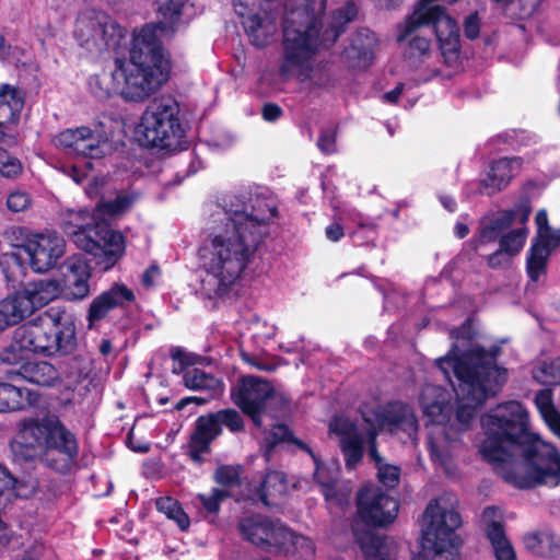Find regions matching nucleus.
<instances>
[{
    "mask_svg": "<svg viewBox=\"0 0 560 560\" xmlns=\"http://www.w3.org/2000/svg\"><path fill=\"white\" fill-rule=\"evenodd\" d=\"M438 368L451 383V373L458 384L454 387L457 409L454 415L450 406L439 399L441 388L428 385L420 397L427 420V445L432 462L448 476H454L456 466L453 453L460 433L470 428L477 409L493 397L506 380L505 370L494 363V355L479 347L462 351L455 343L446 357L436 360Z\"/></svg>",
    "mask_w": 560,
    "mask_h": 560,
    "instance_id": "f257e3e1",
    "label": "nucleus"
},
{
    "mask_svg": "<svg viewBox=\"0 0 560 560\" xmlns=\"http://www.w3.org/2000/svg\"><path fill=\"white\" fill-rule=\"evenodd\" d=\"M277 200L269 194L234 196L211 214L208 234L198 249L203 272L201 290L224 296L244 278L277 215Z\"/></svg>",
    "mask_w": 560,
    "mask_h": 560,
    "instance_id": "f03ea898",
    "label": "nucleus"
},
{
    "mask_svg": "<svg viewBox=\"0 0 560 560\" xmlns=\"http://www.w3.org/2000/svg\"><path fill=\"white\" fill-rule=\"evenodd\" d=\"M481 457L508 483L530 489L560 482V454L529 431L528 412L515 400L498 405L481 417Z\"/></svg>",
    "mask_w": 560,
    "mask_h": 560,
    "instance_id": "7ed1b4c3",
    "label": "nucleus"
},
{
    "mask_svg": "<svg viewBox=\"0 0 560 560\" xmlns=\"http://www.w3.org/2000/svg\"><path fill=\"white\" fill-rule=\"evenodd\" d=\"M326 0H288L283 19V60L280 74L295 77L301 82L323 85L327 75L314 62L319 47H329L343 32V27L358 13L353 2H347L334 11L330 22L318 38L317 21L325 9Z\"/></svg>",
    "mask_w": 560,
    "mask_h": 560,
    "instance_id": "20e7f679",
    "label": "nucleus"
},
{
    "mask_svg": "<svg viewBox=\"0 0 560 560\" xmlns=\"http://www.w3.org/2000/svg\"><path fill=\"white\" fill-rule=\"evenodd\" d=\"M166 22L135 31L128 59H116L110 74L91 77L90 91L100 100L118 94L126 101L143 102L159 91L170 78L171 62L158 32Z\"/></svg>",
    "mask_w": 560,
    "mask_h": 560,
    "instance_id": "39448f33",
    "label": "nucleus"
},
{
    "mask_svg": "<svg viewBox=\"0 0 560 560\" xmlns=\"http://www.w3.org/2000/svg\"><path fill=\"white\" fill-rule=\"evenodd\" d=\"M417 429V419L412 410L401 402H392L380 408L374 413V420L364 416L361 425L345 417H337L329 424V432L339 439L346 465L349 468L355 467L361 460L364 439L369 440L371 444L369 454L377 469V479L389 489L398 485L400 469L386 463L377 453L374 443L377 430H386L390 433L401 431L413 440Z\"/></svg>",
    "mask_w": 560,
    "mask_h": 560,
    "instance_id": "423d86ee",
    "label": "nucleus"
},
{
    "mask_svg": "<svg viewBox=\"0 0 560 560\" xmlns=\"http://www.w3.org/2000/svg\"><path fill=\"white\" fill-rule=\"evenodd\" d=\"M77 346L72 316L60 306H51L36 318L15 329L3 360L18 362L27 353L68 354Z\"/></svg>",
    "mask_w": 560,
    "mask_h": 560,
    "instance_id": "0eeeda50",
    "label": "nucleus"
},
{
    "mask_svg": "<svg viewBox=\"0 0 560 560\" xmlns=\"http://www.w3.org/2000/svg\"><path fill=\"white\" fill-rule=\"evenodd\" d=\"M18 443L40 456L50 468L67 472L79 453L74 434L56 416L30 418L20 423Z\"/></svg>",
    "mask_w": 560,
    "mask_h": 560,
    "instance_id": "6e6552de",
    "label": "nucleus"
},
{
    "mask_svg": "<svg viewBox=\"0 0 560 560\" xmlns=\"http://www.w3.org/2000/svg\"><path fill=\"white\" fill-rule=\"evenodd\" d=\"M455 503L453 494H444L428 504L423 514L421 551L412 560H458L460 540L455 530L462 521Z\"/></svg>",
    "mask_w": 560,
    "mask_h": 560,
    "instance_id": "1a4fd4ad",
    "label": "nucleus"
},
{
    "mask_svg": "<svg viewBox=\"0 0 560 560\" xmlns=\"http://www.w3.org/2000/svg\"><path fill=\"white\" fill-rule=\"evenodd\" d=\"M177 114L178 107L174 100L164 96L154 98L136 128L139 142L159 149L176 147L183 133Z\"/></svg>",
    "mask_w": 560,
    "mask_h": 560,
    "instance_id": "9d476101",
    "label": "nucleus"
},
{
    "mask_svg": "<svg viewBox=\"0 0 560 560\" xmlns=\"http://www.w3.org/2000/svg\"><path fill=\"white\" fill-rule=\"evenodd\" d=\"M61 292L60 281L51 278L25 283L0 301V332L30 317L35 311L57 299Z\"/></svg>",
    "mask_w": 560,
    "mask_h": 560,
    "instance_id": "9b49d317",
    "label": "nucleus"
},
{
    "mask_svg": "<svg viewBox=\"0 0 560 560\" xmlns=\"http://www.w3.org/2000/svg\"><path fill=\"white\" fill-rule=\"evenodd\" d=\"M125 35L126 31L102 11L85 10L75 21L74 37L89 51L115 50Z\"/></svg>",
    "mask_w": 560,
    "mask_h": 560,
    "instance_id": "f8f14e48",
    "label": "nucleus"
},
{
    "mask_svg": "<svg viewBox=\"0 0 560 560\" xmlns=\"http://www.w3.org/2000/svg\"><path fill=\"white\" fill-rule=\"evenodd\" d=\"M73 243L84 252L92 254L104 270L112 268L125 250L124 237L112 230L104 221L68 233Z\"/></svg>",
    "mask_w": 560,
    "mask_h": 560,
    "instance_id": "ddd939ff",
    "label": "nucleus"
},
{
    "mask_svg": "<svg viewBox=\"0 0 560 560\" xmlns=\"http://www.w3.org/2000/svg\"><path fill=\"white\" fill-rule=\"evenodd\" d=\"M530 213L526 202L517 205L513 210L505 211L500 218L485 226L480 234V242L487 243L500 236V248L505 255L518 254L526 241L528 230L525 223Z\"/></svg>",
    "mask_w": 560,
    "mask_h": 560,
    "instance_id": "4468645a",
    "label": "nucleus"
},
{
    "mask_svg": "<svg viewBox=\"0 0 560 560\" xmlns=\"http://www.w3.org/2000/svg\"><path fill=\"white\" fill-rule=\"evenodd\" d=\"M54 143L69 156L85 159H102L108 148L106 135L88 126L60 131Z\"/></svg>",
    "mask_w": 560,
    "mask_h": 560,
    "instance_id": "2eb2a0df",
    "label": "nucleus"
},
{
    "mask_svg": "<svg viewBox=\"0 0 560 560\" xmlns=\"http://www.w3.org/2000/svg\"><path fill=\"white\" fill-rule=\"evenodd\" d=\"M536 236L527 256V273L532 281H539L547 270L550 254L560 246V230H555L548 224L546 210L536 213Z\"/></svg>",
    "mask_w": 560,
    "mask_h": 560,
    "instance_id": "dca6fc26",
    "label": "nucleus"
},
{
    "mask_svg": "<svg viewBox=\"0 0 560 560\" xmlns=\"http://www.w3.org/2000/svg\"><path fill=\"white\" fill-rule=\"evenodd\" d=\"M360 518L372 526H385L398 514V502L375 485H366L357 495Z\"/></svg>",
    "mask_w": 560,
    "mask_h": 560,
    "instance_id": "f3484780",
    "label": "nucleus"
},
{
    "mask_svg": "<svg viewBox=\"0 0 560 560\" xmlns=\"http://www.w3.org/2000/svg\"><path fill=\"white\" fill-rule=\"evenodd\" d=\"M273 398L275 393L269 382L247 376L242 378L237 393L234 395V402L250 417L257 427H261V415L266 402Z\"/></svg>",
    "mask_w": 560,
    "mask_h": 560,
    "instance_id": "a211bd4d",
    "label": "nucleus"
},
{
    "mask_svg": "<svg viewBox=\"0 0 560 560\" xmlns=\"http://www.w3.org/2000/svg\"><path fill=\"white\" fill-rule=\"evenodd\" d=\"M65 253V241L56 232L35 233L27 247L31 268L38 273L54 268Z\"/></svg>",
    "mask_w": 560,
    "mask_h": 560,
    "instance_id": "6ab92c4d",
    "label": "nucleus"
},
{
    "mask_svg": "<svg viewBox=\"0 0 560 560\" xmlns=\"http://www.w3.org/2000/svg\"><path fill=\"white\" fill-rule=\"evenodd\" d=\"M235 12L243 18V25L253 44L266 46L277 31L276 20L269 15L253 13L258 0H233Z\"/></svg>",
    "mask_w": 560,
    "mask_h": 560,
    "instance_id": "aec40b11",
    "label": "nucleus"
},
{
    "mask_svg": "<svg viewBox=\"0 0 560 560\" xmlns=\"http://www.w3.org/2000/svg\"><path fill=\"white\" fill-rule=\"evenodd\" d=\"M133 201L135 197L131 195H119L113 201L98 203L92 214L86 210L69 211L63 219V230L67 234L73 233L75 230L91 225L92 221L93 223L105 221L104 214H119L126 211Z\"/></svg>",
    "mask_w": 560,
    "mask_h": 560,
    "instance_id": "412c9836",
    "label": "nucleus"
},
{
    "mask_svg": "<svg viewBox=\"0 0 560 560\" xmlns=\"http://www.w3.org/2000/svg\"><path fill=\"white\" fill-rule=\"evenodd\" d=\"M481 521L495 560H517L515 550L505 535L502 511L488 506L483 510Z\"/></svg>",
    "mask_w": 560,
    "mask_h": 560,
    "instance_id": "4be33fe9",
    "label": "nucleus"
},
{
    "mask_svg": "<svg viewBox=\"0 0 560 560\" xmlns=\"http://www.w3.org/2000/svg\"><path fill=\"white\" fill-rule=\"evenodd\" d=\"M62 291L68 300H83L90 293L91 268L82 255L69 257L63 264Z\"/></svg>",
    "mask_w": 560,
    "mask_h": 560,
    "instance_id": "5701e85b",
    "label": "nucleus"
},
{
    "mask_svg": "<svg viewBox=\"0 0 560 560\" xmlns=\"http://www.w3.org/2000/svg\"><path fill=\"white\" fill-rule=\"evenodd\" d=\"M520 158H503L491 163L489 173L480 183V192L491 196L504 189L521 170Z\"/></svg>",
    "mask_w": 560,
    "mask_h": 560,
    "instance_id": "b1692460",
    "label": "nucleus"
},
{
    "mask_svg": "<svg viewBox=\"0 0 560 560\" xmlns=\"http://www.w3.org/2000/svg\"><path fill=\"white\" fill-rule=\"evenodd\" d=\"M133 299L132 291L124 284H115L109 290L104 291L90 305L88 313L89 327L103 319L115 307L122 306Z\"/></svg>",
    "mask_w": 560,
    "mask_h": 560,
    "instance_id": "393cba45",
    "label": "nucleus"
},
{
    "mask_svg": "<svg viewBox=\"0 0 560 560\" xmlns=\"http://www.w3.org/2000/svg\"><path fill=\"white\" fill-rule=\"evenodd\" d=\"M364 560H397V545L386 536H378L372 532L360 534L353 529Z\"/></svg>",
    "mask_w": 560,
    "mask_h": 560,
    "instance_id": "a878e982",
    "label": "nucleus"
},
{
    "mask_svg": "<svg viewBox=\"0 0 560 560\" xmlns=\"http://www.w3.org/2000/svg\"><path fill=\"white\" fill-rule=\"evenodd\" d=\"M221 433V428L214 413L200 416L196 420L195 431L189 441L190 457L198 462L209 450L210 443Z\"/></svg>",
    "mask_w": 560,
    "mask_h": 560,
    "instance_id": "bb28decb",
    "label": "nucleus"
},
{
    "mask_svg": "<svg viewBox=\"0 0 560 560\" xmlns=\"http://www.w3.org/2000/svg\"><path fill=\"white\" fill-rule=\"evenodd\" d=\"M298 445L305 450L307 453L311 454L313 457L315 464H316V470L314 472V477L318 485L322 487L323 494L325 495L327 501H336V503L340 506L348 504L349 501V492L341 491L338 492L336 488V481L338 477V470L337 469H330L325 466H322L318 464L317 458L312 453V451L302 442H298Z\"/></svg>",
    "mask_w": 560,
    "mask_h": 560,
    "instance_id": "cd10ccee",
    "label": "nucleus"
},
{
    "mask_svg": "<svg viewBox=\"0 0 560 560\" xmlns=\"http://www.w3.org/2000/svg\"><path fill=\"white\" fill-rule=\"evenodd\" d=\"M272 520L264 515H250L243 517L238 523L241 536L250 544L267 550Z\"/></svg>",
    "mask_w": 560,
    "mask_h": 560,
    "instance_id": "c85d7f7f",
    "label": "nucleus"
},
{
    "mask_svg": "<svg viewBox=\"0 0 560 560\" xmlns=\"http://www.w3.org/2000/svg\"><path fill=\"white\" fill-rule=\"evenodd\" d=\"M23 103L21 90L7 83L0 85V140L3 137L2 126L16 119Z\"/></svg>",
    "mask_w": 560,
    "mask_h": 560,
    "instance_id": "c756f323",
    "label": "nucleus"
},
{
    "mask_svg": "<svg viewBox=\"0 0 560 560\" xmlns=\"http://www.w3.org/2000/svg\"><path fill=\"white\" fill-rule=\"evenodd\" d=\"M37 396L18 385L0 383V412L24 409L36 402Z\"/></svg>",
    "mask_w": 560,
    "mask_h": 560,
    "instance_id": "7c9ffc66",
    "label": "nucleus"
},
{
    "mask_svg": "<svg viewBox=\"0 0 560 560\" xmlns=\"http://www.w3.org/2000/svg\"><path fill=\"white\" fill-rule=\"evenodd\" d=\"M26 497L21 490V486L7 470L0 469V509L5 508L7 503L14 498ZM11 533L7 524L0 518V546L10 541Z\"/></svg>",
    "mask_w": 560,
    "mask_h": 560,
    "instance_id": "2f4dec72",
    "label": "nucleus"
},
{
    "mask_svg": "<svg viewBox=\"0 0 560 560\" xmlns=\"http://www.w3.org/2000/svg\"><path fill=\"white\" fill-rule=\"evenodd\" d=\"M523 541L527 550L540 557H556L560 551V536L551 532L526 534Z\"/></svg>",
    "mask_w": 560,
    "mask_h": 560,
    "instance_id": "473e14b6",
    "label": "nucleus"
},
{
    "mask_svg": "<svg viewBox=\"0 0 560 560\" xmlns=\"http://www.w3.org/2000/svg\"><path fill=\"white\" fill-rule=\"evenodd\" d=\"M20 374L27 382L40 386H51L58 377L56 369L46 361L27 362Z\"/></svg>",
    "mask_w": 560,
    "mask_h": 560,
    "instance_id": "72a5a7b5",
    "label": "nucleus"
},
{
    "mask_svg": "<svg viewBox=\"0 0 560 560\" xmlns=\"http://www.w3.org/2000/svg\"><path fill=\"white\" fill-rule=\"evenodd\" d=\"M535 404L547 425L560 438V413L553 406L551 390L542 389L538 392Z\"/></svg>",
    "mask_w": 560,
    "mask_h": 560,
    "instance_id": "f704fd0d",
    "label": "nucleus"
},
{
    "mask_svg": "<svg viewBox=\"0 0 560 560\" xmlns=\"http://www.w3.org/2000/svg\"><path fill=\"white\" fill-rule=\"evenodd\" d=\"M184 384L194 390H221V382L200 369H190L184 374Z\"/></svg>",
    "mask_w": 560,
    "mask_h": 560,
    "instance_id": "c9c22d12",
    "label": "nucleus"
},
{
    "mask_svg": "<svg viewBox=\"0 0 560 560\" xmlns=\"http://www.w3.org/2000/svg\"><path fill=\"white\" fill-rule=\"evenodd\" d=\"M294 535L295 533L291 532L280 522L272 521L267 551L275 550L289 555L292 550L291 542L294 539Z\"/></svg>",
    "mask_w": 560,
    "mask_h": 560,
    "instance_id": "e433bc0d",
    "label": "nucleus"
},
{
    "mask_svg": "<svg viewBox=\"0 0 560 560\" xmlns=\"http://www.w3.org/2000/svg\"><path fill=\"white\" fill-rule=\"evenodd\" d=\"M285 490L287 480L284 475L280 471H270L260 485L259 497L266 505H269V498L281 495Z\"/></svg>",
    "mask_w": 560,
    "mask_h": 560,
    "instance_id": "4c0bfd02",
    "label": "nucleus"
},
{
    "mask_svg": "<svg viewBox=\"0 0 560 560\" xmlns=\"http://www.w3.org/2000/svg\"><path fill=\"white\" fill-rule=\"evenodd\" d=\"M353 42L350 48L346 50V55L349 59H357V66H366L373 59V44L375 42L373 34L365 33V44H361L360 37Z\"/></svg>",
    "mask_w": 560,
    "mask_h": 560,
    "instance_id": "58836bf2",
    "label": "nucleus"
},
{
    "mask_svg": "<svg viewBox=\"0 0 560 560\" xmlns=\"http://www.w3.org/2000/svg\"><path fill=\"white\" fill-rule=\"evenodd\" d=\"M155 505L159 512L175 521L182 530L188 528L189 518L175 499L171 497L159 498Z\"/></svg>",
    "mask_w": 560,
    "mask_h": 560,
    "instance_id": "ea45409f",
    "label": "nucleus"
},
{
    "mask_svg": "<svg viewBox=\"0 0 560 560\" xmlns=\"http://www.w3.org/2000/svg\"><path fill=\"white\" fill-rule=\"evenodd\" d=\"M34 234L26 228L14 225L4 231L3 238L12 247L22 248L27 253L28 244H31Z\"/></svg>",
    "mask_w": 560,
    "mask_h": 560,
    "instance_id": "a19ab883",
    "label": "nucleus"
},
{
    "mask_svg": "<svg viewBox=\"0 0 560 560\" xmlns=\"http://www.w3.org/2000/svg\"><path fill=\"white\" fill-rule=\"evenodd\" d=\"M430 52V42L425 37L416 36L409 40L404 50L405 57L410 60L412 65L421 60Z\"/></svg>",
    "mask_w": 560,
    "mask_h": 560,
    "instance_id": "79ce46f5",
    "label": "nucleus"
},
{
    "mask_svg": "<svg viewBox=\"0 0 560 560\" xmlns=\"http://www.w3.org/2000/svg\"><path fill=\"white\" fill-rule=\"evenodd\" d=\"M557 359L550 362H544L534 371V377L542 384H560V369L556 368Z\"/></svg>",
    "mask_w": 560,
    "mask_h": 560,
    "instance_id": "37998d69",
    "label": "nucleus"
},
{
    "mask_svg": "<svg viewBox=\"0 0 560 560\" xmlns=\"http://www.w3.org/2000/svg\"><path fill=\"white\" fill-rule=\"evenodd\" d=\"M22 173L21 162L0 149V175L8 178H14Z\"/></svg>",
    "mask_w": 560,
    "mask_h": 560,
    "instance_id": "c03bdc74",
    "label": "nucleus"
},
{
    "mask_svg": "<svg viewBox=\"0 0 560 560\" xmlns=\"http://www.w3.org/2000/svg\"><path fill=\"white\" fill-rule=\"evenodd\" d=\"M240 475V466L223 465L215 470L214 479L221 486L233 487L238 483Z\"/></svg>",
    "mask_w": 560,
    "mask_h": 560,
    "instance_id": "a18cd8bd",
    "label": "nucleus"
},
{
    "mask_svg": "<svg viewBox=\"0 0 560 560\" xmlns=\"http://www.w3.org/2000/svg\"><path fill=\"white\" fill-rule=\"evenodd\" d=\"M32 205L31 196L24 190H13L8 195L7 208L11 212H23Z\"/></svg>",
    "mask_w": 560,
    "mask_h": 560,
    "instance_id": "49530a36",
    "label": "nucleus"
},
{
    "mask_svg": "<svg viewBox=\"0 0 560 560\" xmlns=\"http://www.w3.org/2000/svg\"><path fill=\"white\" fill-rule=\"evenodd\" d=\"M219 425L228 427L232 432L243 429V420L240 413L233 409H224L214 413Z\"/></svg>",
    "mask_w": 560,
    "mask_h": 560,
    "instance_id": "de8ad7c7",
    "label": "nucleus"
},
{
    "mask_svg": "<svg viewBox=\"0 0 560 560\" xmlns=\"http://www.w3.org/2000/svg\"><path fill=\"white\" fill-rule=\"evenodd\" d=\"M292 550L290 553L298 555L301 559L308 560L314 555V546L312 541L304 536L294 535L291 542Z\"/></svg>",
    "mask_w": 560,
    "mask_h": 560,
    "instance_id": "09e8293b",
    "label": "nucleus"
},
{
    "mask_svg": "<svg viewBox=\"0 0 560 560\" xmlns=\"http://www.w3.org/2000/svg\"><path fill=\"white\" fill-rule=\"evenodd\" d=\"M160 12L173 26L178 20L183 7V0H159Z\"/></svg>",
    "mask_w": 560,
    "mask_h": 560,
    "instance_id": "8fccbe9b",
    "label": "nucleus"
},
{
    "mask_svg": "<svg viewBox=\"0 0 560 560\" xmlns=\"http://www.w3.org/2000/svg\"><path fill=\"white\" fill-rule=\"evenodd\" d=\"M228 493L220 489H212L209 494H199L198 500L207 512L214 513L219 510L220 503Z\"/></svg>",
    "mask_w": 560,
    "mask_h": 560,
    "instance_id": "3c124183",
    "label": "nucleus"
},
{
    "mask_svg": "<svg viewBox=\"0 0 560 560\" xmlns=\"http://www.w3.org/2000/svg\"><path fill=\"white\" fill-rule=\"evenodd\" d=\"M289 436V430L283 424H276L272 427L268 435L266 436V451L265 456L268 458L272 447L278 443L287 440Z\"/></svg>",
    "mask_w": 560,
    "mask_h": 560,
    "instance_id": "603ef678",
    "label": "nucleus"
},
{
    "mask_svg": "<svg viewBox=\"0 0 560 560\" xmlns=\"http://www.w3.org/2000/svg\"><path fill=\"white\" fill-rule=\"evenodd\" d=\"M335 143L336 132L334 130H323L317 141L319 150L324 153H332L335 152Z\"/></svg>",
    "mask_w": 560,
    "mask_h": 560,
    "instance_id": "864d4df0",
    "label": "nucleus"
},
{
    "mask_svg": "<svg viewBox=\"0 0 560 560\" xmlns=\"http://www.w3.org/2000/svg\"><path fill=\"white\" fill-rule=\"evenodd\" d=\"M480 31V20L477 13L469 14L464 21V33L466 37L475 39Z\"/></svg>",
    "mask_w": 560,
    "mask_h": 560,
    "instance_id": "5fc2aeb1",
    "label": "nucleus"
},
{
    "mask_svg": "<svg viewBox=\"0 0 560 560\" xmlns=\"http://www.w3.org/2000/svg\"><path fill=\"white\" fill-rule=\"evenodd\" d=\"M58 170L63 173L65 175L69 176L73 179L77 184L82 183L84 177L86 176L85 170L79 168L77 165H67L61 164Z\"/></svg>",
    "mask_w": 560,
    "mask_h": 560,
    "instance_id": "6e6d98bb",
    "label": "nucleus"
},
{
    "mask_svg": "<svg viewBox=\"0 0 560 560\" xmlns=\"http://www.w3.org/2000/svg\"><path fill=\"white\" fill-rule=\"evenodd\" d=\"M282 109L276 104H266L262 107V117L267 121H276L280 118Z\"/></svg>",
    "mask_w": 560,
    "mask_h": 560,
    "instance_id": "4d7b16f0",
    "label": "nucleus"
},
{
    "mask_svg": "<svg viewBox=\"0 0 560 560\" xmlns=\"http://www.w3.org/2000/svg\"><path fill=\"white\" fill-rule=\"evenodd\" d=\"M326 236L332 242H338L343 236V229L338 223H332L326 228Z\"/></svg>",
    "mask_w": 560,
    "mask_h": 560,
    "instance_id": "13d9d810",
    "label": "nucleus"
},
{
    "mask_svg": "<svg viewBox=\"0 0 560 560\" xmlns=\"http://www.w3.org/2000/svg\"><path fill=\"white\" fill-rule=\"evenodd\" d=\"M404 90V84H398L394 90L383 95L384 100L389 103H396Z\"/></svg>",
    "mask_w": 560,
    "mask_h": 560,
    "instance_id": "bf43d9fd",
    "label": "nucleus"
},
{
    "mask_svg": "<svg viewBox=\"0 0 560 560\" xmlns=\"http://www.w3.org/2000/svg\"><path fill=\"white\" fill-rule=\"evenodd\" d=\"M12 54V47L0 34V60H7Z\"/></svg>",
    "mask_w": 560,
    "mask_h": 560,
    "instance_id": "052dcab7",
    "label": "nucleus"
},
{
    "mask_svg": "<svg viewBox=\"0 0 560 560\" xmlns=\"http://www.w3.org/2000/svg\"><path fill=\"white\" fill-rule=\"evenodd\" d=\"M171 357L174 360L179 361L182 364L190 363L188 355L180 348H173L171 350Z\"/></svg>",
    "mask_w": 560,
    "mask_h": 560,
    "instance_id": "680f3d73",
    "label": "nucleus"
},
{
    "mask_svg": "<svg viewBox=\"0 0 560 560\" xmlns=\"http://www.w3.org/2000/svg\"><path fill=\"white\" fill-rule=\"evenodd\" d=\"M159 270L155 267L148 269L142 277V281L145 285H150L153 281V278L158 275Z\"/></svg>",
    "mask_w": 560,
    "mask_h": 560,
    "instance_id": "e2e57ef3",
    "label": "nucleus"
},
{
    "mask_svg": "<svg viewBox=\"0 0 560 560\" xmlns=\"http://www.w3.org/2000/svg\"><path fill=\"white\" fill-rule=\"evenodd\" d=\"M128 445L131 450L136 451V452H140V453H145L149 451V445L148 444H139V445H135L133 441H132V432L129 433V436H128Z\"/></svg>",
    "mask_w": 560,
    "mask_h": 560,
    "instance_id": "0e129e2a",
    "label": "nucleus"
},
{
    "mask_svg": "<svg viewBox=\"0 0 560 560\" xmlns=\"http://www.w3.org/2000/svg\"><path fill=\"white\" fill-rule=\"evenodd\" d=\"M505 255L501 249L497 250L492 255L489 256L488 262L491 267L499 266L501 264L502 256Z\"/></svg>",
    "mask_w": 560,
    "mask_h": 560,
    "instance_id": "69168bd1",
    "label": "nucleus"
},
{
    "mask_svg": "<svg viewBox=\"0 0 560 560\" xmlns=\"http://www.w3.org/2000/svg\"><path fill=\"white\" fill-rule=\"evenodd\" d=\"M441 202L445 209H447L450 212H453L455 210V200L450 196H442Z\"/></svg>",
    "mask_w": 560,
    "mask_h": 560,
    "instance_id": "338daca9",
    "label": "nucleus"
},
{
    "mask_svg": "<svg viewBox=\"0 0 560 560\" xmlns=\"http://www.w3.org/2000/svg\"><path fill=\"white\" fill-rule=\"evenodd\" d=\"M100 351L104 355L109 354L112 352V342L108 339L102 340L100 345Z\"/></svg>",
    "mask_w": 560,
    "mask_h": 560,
    "instance_id": "774afa93",
    "label": "nucleus"
}]
</instances>
